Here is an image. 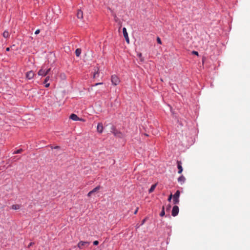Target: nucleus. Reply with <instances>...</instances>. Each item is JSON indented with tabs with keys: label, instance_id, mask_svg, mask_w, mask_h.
<instances>
[{
	"label": "nucleus",
	"instance_id": "nucleus-1",
	"mask_svg": "<svg viewBox=\"0 0 250 250\" xmlns=\"http://www.w3.org/2000/svg\"><path fill=\"white\" fill-rule=\"evenodd\" d=\"M51 70L50 68H46L45 65L42 67L41 69L38 71V74L39 76L44 77L46 76Z\"/></svg>",
	"mask_w": 250,
	"mask_h": 250
},
{
	"label": "nucleus",
	"instance_id": "nucleus-2",
	"mask_svg": "<svg viewBox=\"0 0 250 250\" xmlns=\"http://www.w3.org/2000/svg\"><path fill=\"white\" fill-rule=\"evenodd\" d=\"M180 192L179 190H177L176 192L175 193V194L173 196V202L174 204L177 205L179 203V197H180Z\"/></svg>",
	"mask_w": 250,
	"mask_h": 250
},
{
	"label": "nucleus",
	"instance_id": "nucleus-3",
	"mask_svg": "<svg viewBox=\"0 0 250 250\" xmlns=\"http://www.w3.org/2000/svg\"><path fill=\"white\" fill-rule=\"evenodd\" d=\"M111 81L112 84L114 85H118L120 82V79L119 78V77L117 76H116L115 75H113L111 76Z\"/></svg>",
	"mask_w": 250,
	"mask_h": 250
},
{
	"label": "nucleus",
	"instance_id": "nucleus-4",
	"mask_svg": "<svg viewBox=\"0 0 250 250\" xmlns=\"http://www.w3.org/2000/svg\"><path fill=\"white\" fill-rule=\"evenodd\" d=\"M94 72L93 75V78L94 79L97 78L99 77V68L98 66L94 67Z\"/></svg>",
	"mask_w": 250,
	"mask_h": 250
},
{
	"label": "nucleus",
	"instance_id": "nucleus-5",
	"mask_svg": "<svg viewBox=\"0 0 250 250\" xmlns=\"http://www.w3.org/2000/svg\"><path fill=\"white\" fill-rule=\"evenodd\" d=\"M179 213V207L177 206H174L172 209L171 214L175 217L178 215Z\"/></svg>",
	"mask_w": 250,
	"mask_h": 250
},
{
	"label": "nucleus",
	"instance_id": "nucleus-6",
	"mask_svg": "<svg viewBox=\"0 0 250 250\" xmlns=\"http://www.w3.org/2000/svg\"><path fill=\"white\" fill-rule=\"evenodd\" d=\"M35 76V74L33 71H29L26 73V78L28 80L32 79Z\"/></svg>",
	"mask_w": 250,
	"mask_h": 250
},
{
	"label": "nucleus",
	"instance_id": "nucleus-7",
	"mask_svg": "<svg viewBox=\"0 0 250 250\" xmlns=\"http://www.w3.org/2000/svg\"><path fill=\"white\" fill-rule=\"evenodd\" d=\"M69 118L73 121H83V119L79 118L78 116L75 114H72L70 116Z\"/></svg>",
	"mask_w": 250,
	"mask_h": 250
},
{
	"label": "nucleus",
	"instance_id": "nucleus-8",
	"mask_svg": "<svg viewBox=\"0 0 250 250\" xmlns=\"http://www.w3.org/2000/svg\"><path fill=\"white\" fill-rule=\"evenodd\" d=\"M177 168L178 169V173L181 174L183 171V167L182 166V162L180 161H177Z\"/></svg>",
	"mask_w": 250,
	"mask_h": 250
},
{
	"label": "nucleus",
	"instance_id": "nucleus-9",
	"mask_svg": "<svg viewBox=\"0 0 250 250\" xmlns=\"http://www.w3.org/2000/svg\"><path fill=\"white\" fill-rule=\"evenodd\" d=\"M89 242L87 241H81L78 244V247L80 249H82L83 246H85L86 244H89Z\"/></svg>",
	"mask_w": 250,
	"mask_h": 250
},
{
	"label": "nucleus",
	"instance_id": "nucleus-10",
	"mask_svg": "<svg viewBox=\"0 0 250 250\" xmlns=\"http://www.w3.org/2000/svg\"><path fill=\"white\" fill-rule=\"evenodd\" d=\"M97 131L101 133L103 131V124L101 123H99L98 124L97 127Z\"/></svg>",
	"mask_w": 250,
	"mask_h": 250
},
{
	"label": "nucleus",
	"instance_id": "nucleus-11",
	"mask_svg": "<svg viewBox=\"0 0 250 250\" xmlns=\"http://www.w3.org/2000/svg\"><path fill=\"white\" fill-rule=\"evenodd\" d=\"M186 181L185 177L182 175H181L178 178V182L180 183L181 185L183 184Z\"/></svg>",
	"mask_w": 250,
	"mask_h": 250
},
{
	"label": "nucleus",
	"instance_id": "nucleus-12",
	"mask_svg": "<svg viewBox=\"0 0 250 250\" xmlns=\"http://www.w3.org/2000/svg\"><path fill=\"white\" fill-rule=\"evenodd\" d=\"M77 18L80 19L83 18V12L81 10H79L77 14Z\"/></svg>",
	"mask_w": 250,
	"mask_h": 250
},
{
	"label": "nucleus",
	"instance_id": "nucleus-13",
	"mask_svg": "<svg viewBox=\"0 0 250 250\" xmlns=\"http://www.w3.org/2000/svg\"><path fill=\"white\" fill-rule=\"evenodd\" d=\"M21 207L20 205H13L11 207V208L14 210H18Z\"/></svg>",
	"mask_w": 250,
	"mask_h": 250
},
{
	"label": "nucleus",
	"instance_id": "nucleus-14",
	"mask_svg": "<svg viewBox=\"0 0 250 250\" xmlns=\"http://www.w3.org/2000/svg\"><path fill=\"white\" fill-rule=\"evenodd\" d=\"M156 184L152 185L151 186V187H150V188L149 189V190H148L149 193L152 192L154 190L155 188H156Z\"/></svg>",
	"mask_w": 250,
	"mask_h": 250
},
{
	"label": "nucleus",
	"instance_id": "nucleus-15",
	"mask_svg": "<svg viewBox=\"0 0 250 250\" xmlns=\"http://www.w3.org/2000/svg\"><path fill=\"white\" fill-rule=\"evenodd\" d=\"M2 36L5 38H8L9 37V32L7 31H4L2 34Z\"/></svg>",
	"mask_w": 250,
	"mask_h": 250
},
{
	"label": "nucleus",
	"instance_id": "nucleus-16",
	"mask_svg": "<svg viewBox=\"0 0 250 250\" xmlns=\"http://www.w3.org/2000/svg\"><path fill=\"white\" fill-rule=\"evenodd\" d=\"M75 54L77 57H79L81 54V49L80 48H77L75 51Z\"/></svg>",
	"mask_w": 250,
	"mask_h": 250
},
{
	"label": "nucleus",
	"instance_id": "nucleus-17",
	"mask_svg": "<svg viewBox=\"0 0 250 250\" xmlns=\"http://www.w3.org/2000/svg\"><path fill=\"white\" fill-rule=\"evenodd\" d=\"M123 33L125 38L128 36L126 31V29L125 27H124L123 29Z\"/></svg>",
	"mask_w": 250,
	"mask_h": 250
},
{
	"label": "nucleus",
	"instance_id": "nucleus-18",
	"mask_svg": "<svg viewBox=\"0 0 250 250\" xmlns=\"http://www.w3.org/2000/svg\"><path fill=\"white\" fill-rule=\"evenodd\" d=\"M101 187L100 186H97L96 188H94L91 191L92 193H94L96 192H97L98 190H99L100 189Z\"/></svg>",
	"mask_w": 250,
	"mask_h": 250
},
{
	"label": "nucleus",
	"instance_id": "nucleus-19",
	"mask_svg": "<svg viewBox=\"0 0 250 250\" xmlns=\"http://www.w3.org/2000/svg\"><path fill=\"white\" fill-rule=\"evenodd\" d=\"M23 151L22 149H18L16 151H15L13 154H19V153H21L22 151Z\"/></svg>",
	"mask_w": 250,
	"mask_h": 250
},
{
	"label": "nucleus",
	"instance_id": "nucleus-20",
	"mask_svg": "<svg viewBox=\"0 0 250 250\" xmlns=\"http://www.w3.org/2000/svg\"><path fill=\"white\" fill-rule=\"evenodd\" d=\"M165 208H164V207L163 206V208H162V210L160 214V216L162 217V216H164L165 214V210H164Z\"/></svg>",
	"mask_w": 250,
	"mask_h": 250
},
{
	"label": "nucleus",
	"instance_id": "nucleus-21",
	"mask_svg": "<svg viewBox=\"0 0 250 250\" xmlns=\"http://www.w3.org/2000/svg\"><path fill=\"white\" fill-rule=\"evenodd\" d=\"M49 76H47L44 81V83H46L49 81Z\"/></svg>",
	"mask_w": 250,
	"mask_h": 250
},
{
	"label": "nucleus",
	"instance_id": "nucleus-22",
	"mask_svg": "<svg viewBox=\"0 0 250 250\" xmlns=\"http://www.w3.org/2000/svg\"><path fill=\"white\" fill-rule=\"evenodd\" d=\"M157 41L158 43H159L160 44H162V42H161V39H160V38L159 37H157Z\"/></svg>",
	"mask_w": 250,
	"mask_h": 250
},
{
	"label": "nucleus",
	"instance_id": "nucleus-23",
	"mask_svg": "<svg viewBox=\"0 0 250 250\" xmlns=\"http://www.w3.org/2000/svg\"><path fill=\"white\" fill-rule=\"evenodd\" d=\"M146 218H145V219H144L142 220V223L140 225H141V226L143 225L146 222Z\"/></svg>",
	"mask_w": 250,
	"mask_h": 250
},
{
	"label": "nucleus",
	"instance_id": "nucleus-24",
	"mask_svg": "<svg viewBox=\"0 0 250 250\" xmlns=\"http://www.w3.org/2000/svg\"><path fill=\"white\" fill-rule=\"evenodd\" d=\"M192 54H194V55H197V56H198V52L197 51H193L192 52Z\"/></svg>",
	"mask_w": 250,
	"mask_h": 250
},
{
	"label": "nucleus",
	"instance_id": "nucleus-25",
	"mask_svg": "<svg viewBox=\"0 0 250 250\" xmlns=\"http://www.w3.org/2000/svg\"><path fill=\"white\" fill-rule=\"evenodd\" d=\"M51 149H59L60 147L59 146H54V147L51 146Z\"/></svg>",
	"mask_w": 250,
	"mask_h": 250
},
{
	"label": "nucleus",
	"instance_id": "nucleus-26",
	"mask_svg": "<svg viewBox=\"0 0 250 250\" xmlns=\"http://www.w3.org/2000/svg\"><path fill=\"white\" fill-rule=\"evenodd\" d=\"M172 196H172V194H171L169 195V196L168 197V201L169 202H170V201H171V199H172Z\"/></svg>",
	"mask_w": 250,
	"mask_h": 250
},
{
	"label": "nucleus",
	"instance_id": "nucleus-27",
	"mask_svg": "<svg viewBox=\"0 0 250 250\" xmlns=\"http://www.w3.org/2000/svg\"><path fill=\"white\" fill-rule=\"evenodd\" d=\"M98 244H99V242L98 241L96 240L93 242L94 245L96 246V245H98Z\"/></svg>",
	"mask_w": 250,
	"mask_h": 250
},
{
	"label": "nucleus",
	"instance_id": "nucleus-28",
	"mask_svg": "<svg viewBox=\"0 0 250 250\" xmlns=\"http://www.w3.org/2000/svg\"><path fill=\"white\" fill-rule=\"evenodd\" d=\"M125 38V39L126 42L128 43H129V37H128H128H127Z\"/></svg>",
	"mask_w": 250,
	"mask_h": 250
},
{
	"label": "nucleus",
	"instance_id": "nucleus-29",
	"mask_svg": "<svg viewBox=\"0 0 250 250\" xmlns=\"http://www.w3.org/2000/svg\"><path fill=\"white\" fill-rule=\"evenodd\" d=\"M34 244V242H30L28 246V248H30V247H31L32 246H33V245Z\"/></svg>",
	"mask_w": 250,
	"mask_h": 250
},
{
	"label": "nucleus",
	"instance_id": "nucleus-30",
	"mask_svg": "<svg viewBox=\"0 0 250 250\" xmlns=\"http://www.w3.org/2000/svg\"><path fill=\"white\" fill-rule=\"evenodd\" d=\"M103 84V83H95L93 86H97V85H101V84Z\"/></svg>",
	"mask_w": 250,
	"mask_h": 250
},
{
	"label": "nucleus",
	"instance_id": "nucleus-31",
	"mask_svg": "<svg viewBox=\"0 0 250 250\" xmlns=\"http://www.w3.org/2000/svg\"><path fill=\"white\" fill-rule=\"evenodd\" d=\"M40 30L39 29H37V30L35 31V34H36V35H37V34H38L40 33Z\"/></svg>",
	"mask_w": 250,
	"mask_h": 250
},
{
	"label": "nucleus",
	"instance_id": "nucleus-32",
	"mask_svg": "<svg viewBox=\"0 0 250 250\" xmlns=\"http://www.w3.org/2000/svg\"><path fill=\"white\" fill-rule=\"evenodd\" d=\"M50 85V83H45V87H48Z\"/></svg>",
	"mask_w": 250,
	"mask_h": 250
},
{
	"label": "nucleus",
	"instance_id": "nucleus-33",
	"mask_svg": "<svg viewBox=\"0 0 250 250\" xmlns=\"http://www.w3.org/2000/svg\"><path fill=\"white\" fill-rule=\"evenodd\" d=\"M93 193H92V192L90 191V192H89L87 194V196L88 197H90Z\"/></svg>",
	"mask_w": 250,
	"mask_h": 250
},
{
	"label": "nucleus",
	"instance_id": "nucleus-34",
	"mask_svg": "<svg viewBox=\"0 0 250 250\" xmlns=\"http://www.w3.org/2000/svg\"><path fill=\"white\" fill-rule=\"evenodd\" d=\"M171 208V206L170 205H168L167 208V210H169Z\"/></svg>",
	"mask_w": 250,
	"mask_h": 250
},
{
	"label": "nucleus",
	"instance_id": "nucleus-35",
	"mask_svg": "<svg viewBox=\"0 0 250 250\" xmlns=\"http://www.w3.org/2000/svg\"><path fill=\"white\" fill-rule=\"evenodd\" d=\"M138 210V208H136V209L135 210L134 212V213L135 214H136L137 213Z\"/></svg>",
	"mask_w": 250,
	"mask_h": 250
},
{
	"label": "nucleus",
	"instance_id": "nucleus-36",
	"mask_svg": "<svg viewBox=\"0 0 250 250\" xmlns=\"http://www.w3.org/2000/svg\"><path fill=\"white\" fill-rule=\"evenodd\" d=\"M6 51H10V48L9 47H7L6 48Z\"/></svg>",
	"mask_w": 250,
	"mask_h": 250
},
{
	"label": "nucleus",
	"instance_id": "nucleus-37",
	"mask_svg": "<svg viewBox=\"0 0 250 250\" xmlns=\"http://www.w3.org/2000/svg\"><path fill=\"white\" fill-rule=\"evenodd\" d=\"M141 225H137L136 227L137 229H138V228H139V227Z\"/></svg>",
	"mask_w": 250,
	"mask_h": 250
},
{
	"label": "nucleus",
	"instance_id": "nucleus-38",
	"mask_svg": "<svg viewBox=\"0 0 250 250\" xmlns=\"http://www.w3.org/2000/svg\"><path fill=\"white\" fill-rule=\"evenodd\" d=\"M138 56L139 57H141L142 56V54L141 53H140L139 54H138Z\"/></svg>",
	"mask_w": 250,
	"mask_h": 250
}]
</instances>
